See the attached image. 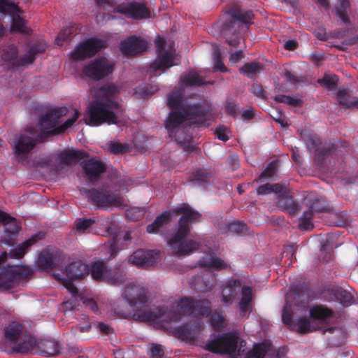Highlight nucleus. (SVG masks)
Listing matches in <instances>:
<instances>
[{
  "mask_svg": "<svg viewBox=\"0 0 358 358\" xmlns=\"http://www.w3.org/2000/svg\"><path fill=\"white\" fill-rule=\"evenodd\" d=\"M350 3L349 0H341L336 7L337 16L345 24L350 22L348 9Z\"/></svg>",
  "mask_w": 358,
  "mask_h": 358,
  "instance_id": "obj_41",
  "label": "nucleus"
},
{
  "mask_svg": "<svg viewBox=\"0 0 358 358\" xmlns=\"http://www.w3.org/2000/svg\"><path fill=\"white\" fill-rule=\"evenodd\" d=\"M336 99L343 106L358 108V98L352 96L348 91H338Z\"/></svg>",
  "mask_w": 358,
  "mask_h": 358,
  "instance_id": "obj_36",
  "label": "nucleus"
},
{
  "mask_svg": "<svg viewBox=\"0 0 358 358\" xmlns=\"http://www.w3.org/2000/svg\"><path fill=\"white\" fill-rule=\"evenodd\" d=\"M278 206L282 210L289 212L291 215H294L298 208L297 204L288 195L279 199L278 201Z\"/></svg>",
  "mask_w": 358,
  "mask_h": 358,
  "instance_id": "obj_38",
  "label": "nucleus"
},
{
  "mask_svg": "<svg viewBox=\"0 0 358 358\" xmlns=\"http://www.w3.org/2000/svg\"><path fill=\"white\" fill-rule=\"evenodd\" d=\"M174 310L176 315L180 316V320L173 324L179 322L186 316H192L197 319L200 317L210 316L209 321L215 331H220L227 325L226 319L222 313L216 311L210 315V302L207 299H182L177 303Z\"/></svg>",
  "mask_w": 358,
  "mask_h": 358,
  "instance_id": "obj_5",
  "label": "nucleus"
},
{
  "mask_svg": "<svg viewBox=\"0 0 358 358\" xmlns=\"http://www.w3.org/2000/svg\"><path fill=\"white\" fill-rule=\"evenodd\" d=\"M83 169L86 179L93 182L97 180L100 175L106 171V166L99 160L89 159L83 162Z\"/></svg>",
  "mask_w": 358,
  "mask_h": 358,
  "instance_id": "obj_18",
  "label": "nucleus"
},
{
  "mask_svg": "<svg viewBox=\"0 0 358 358\" xmlns=\"http://www.w3.org/2000/svg\"><path fill=\"white\" fill-rule=\"evenodd\" d=\"M214 58V69L215 71H219L220 72L227 71V68L225 66L222 61L221 52L220 50H215L213 53Z\"/></svg>",
  "mask_w": 358,
  "mask_h": 358,
  "instance_id": "obj_49",
  "label": "nucleus"
},
{
  "mask_svg": "<svg viewBox=\"0 0 358 358\" xmlns=\"http://www.w3.org/2000/svg\"><path fill=\"white\" fill-rule=\"evenodd\" d=\"M97 327L101 332L105 334L109 335L113 333V329L109 325L103 322H99L97 324Z\"/></svg>",
  "mask_w": 358,
  "mask_h": 358,
  "instance_id": "obj_57",
  "label": "nucleus"
},
{
  "mask_svg": "<svg viewBox=\"0 0 358 358\" xmlns=\"http://www.w3.org/2000/svg\"><path fill=\"white\" fill-rule=\"evenodd\" d=\"M129 262L137 266H148L155 262V258L153 251L138 250L129 257Z\"/></svg>",
  "mask_w": 358,
  "mask_h": 358,
  "instance_id": "obj_20",
  "label": "nucleus"
},
{
  "mask_svg": "<svg viewBox=\"0 0 358 358\" xmlns=\"http://www.w3.org/2000/svg\"><path fill=\"white\" fill-rule=\"evenodd\" d=\"M199 262L202 266L215 270H222L227 267V264L223 260L213 255L205 256Z\"/></svg>",
  "mask_w": 358,
  "mask_h": 358,
  "instance_id": "obj_29",
  "label": "nucleus"
},
{
  "mask_svg": "<svg viewBox=\"0 0 358 358\" xmlns=\"http://www.w3.org/2000/svg\"><path fill=\"white\" fill-rule=\"evenodd\" d=\"M180 82L185 87H201L205 84L203 78L195 71L182 74Z\"/></svg>",
  "mask_w": 358,
  "mask_h": 358,
  "instance_id": "obj_27",
  "label": "nucleus"
},
{
  "mask_svg": "<svg viewBox=\"0 0 358 358\" xmlns=\"http://www.w3.org/2000/svg\"><path fill=\"white\" fill-rule=\"evenodd\" d=\"M338 76L336 74L325 73L322 78L317 80L316 87H321L328 90H334L338 85Z\"/></svg>",
  "mask_w": 358,
  "mask_h": 358,
  "instance_id": "obj_31",
  "label": "nucleus"
},
{
  "mask_svg": "<svg viewBox=\"0 0 358 358\" xmlns=\"http://www.w3.org/2000/svg\"><path fill=\"white\" fill-rule=\"evenodd\" d=\"M270 350V345L266 343H257L245 354V358H264Z\"/></svg>",
  "mask_w": 358,
  "mask_h": 358,
  "instance_id": "obj_32",
  "label": "nucleus"
},
{
  "mask_svg": "<svg viewBox=\"0 0 358 358\" xmlns=\"http://www.w3.org/2000/svg\"><path fill=\"white\" fill-rule=\"evenodd\" d=\"M243 52L241 50L236 51L230 55L229 60L231 62L235 64L238 62L243 57Z\"/></svg>",
  "mask_w": 358,
  "mask_h": 358,
  "instance_id": "obj_59",
  "label": "nucleus"
},
{
  "mask_svg": "<svg viewBox=\"0 0 358 358\" xmlns=\"http://www.w3.org/2000/svg\"><path fill=\"white\" fill-rule=\"evenodd\" d=\"M277 171V162L275 161L271 162L266 169L261 174L259 179L263 178H270L273 176V175Z\"/></svg>",
  "mask_w": 358,
  "mask_h": 358,
  "instance_id": "obj_52",
  "label": "nucleus"
},
{
  "mask_svg": "<svg viewBox=\"0 0 358 358\" xmlns=\"http://www.w3.org/2000/svg\"><path fill=\"white\" fill-rule=\"evenodd\" d=\"M148 354L151 358H163L164 351L162 345L158 344H151L149 348Z\"/></svg>",
  "mask_w": 358,
  "mask_h": 358,
  "instance_id": "obj_50",
  "label": "nucleus"
},
{
  "mask_svg": "<svg viewBox=\"0 0 358 358\" xmlns=\"http://www.w3.org/2000/svg\"><path fill=\"white\" fill-rule=\"evenodd\" d=\"M241 288V298L238 303V307L242 315H245L250 310L252 302V289L250 287H241V281L238 279H229L222 287L221 301L225 306L231 305L237 296Z\"/></svg>",
  "mask_w": 358,
  "mask_h": 358,
  "instance_id": "obj_10",
  "label": "nucleus"
},
{
  "mask_svg": "<svg viewBox=\"0 0 358 358\" xmlns=\"http://www.w3.org/2000/svg\"><path fill=\"white\" fill-rule=\"evenodd\" d=\"M152 94V91H135L133 96L135 99H146L148 96Z\"/></svg>",
  "mask_w": 358,
  "mask_h": 358,
  "instance_id": "obj_58",
  "label": "nucleus"
},
{
  "mask_svg": "<svg viewBox=\"0 0 358 358\" xmlns=\"http://www.w3.org/2000/svg\"><path fill=\"white\" fill-rule=\"evenodd\" d=\"M304 311L305 317H299L293 323V328L301 334L316 331L327 323L332 316L330 310L320 306L305 308Z\"/></svg>",
  "mask_w": 358,
  "mask_h": 358,
  "instance_id": "obj_9",
  "label": "nucleus"
},
{
  "mask_svg": "<svg viewBox=\"0 0 358 358\" xmlns=\"http://www.w3.org/2000/svg\"><path fill=\"white\" fill-rule=\"evenodd\" d=\"M86 197L99 208H117L124 205V199L107 189H91L85 191Z\"/></svg>",
  "mask_w": 358,
  "mask_h": 358,
  "instance_id": "obj_13",
  "label": "nucleus"
},
{
  "mask_svg": "<svg viewBox=\"0 0 358 358\" xmlns=\"http://www.w3.org/2000/svg\"><path fill=\"white\" fill-rule=\"evenodd\" d=\"M37 131L33 127H28L17 134L10 141L15 157L21 161L25 160L29 152L37 143Z\"/></svg>",
  "mask_w": 358,
  "mask_h": 358,
  "instance_id": "obj_12",
  "label": "nucleus"
},
{
  "mask_svg": "<svg viewBox=\"0 0 358 358\" xmlns=\"http://www.w3.org/2000/svg\"><path fill=\"white\" fill-rule=\"evenodd\" d=\"M85 153L81 151L65 150L60 154L59 158L62 164H71L84 158Z\"/></svg>",
  "mask_w": 358,
  "mask_h": 358,
  "instance_id": "obj_34",
  "label": "nucleus"
},
{
  "mask_svg": "<svg viewBox=\"0 0 358 358\" xmlns=\"http://www.w3.org/2000/svg\"><path fill=\"white\" fill-rule=\"evenodd\" d=\"M226 107L229 113H234L236 110V105L232 101H227Z\"/></svg>",
  "mask_w": 358,
  "mask_h": 358,
  "instance_id": "obj_63",
  "label": "nucleus"
},
{
  "mask_svg": "<svg viewBox=\"0 0 358 358\" xmlns=\"http://www.w3.org/2000/svg\"><path fill=\"white\" fill-rule=\"evenodd\" d=\"M98 6L108 11L123 14L134 20L150 17V11L145 4L136 1L120 2L119 0H94Z\"/></svg>",
  "mask_w": 358,
  "mask_h": 358,
  "instance_id": "obj_8",
  "label": "nucleus"
},
{
  "mask_svg": "<svg viewBox=\"0 0 358 358\" xmlns=\"http://www.w3.org/2000/svg\"><path fill=\"white\" fill-rule=\"evenodd\" d=\"M228 160L229 162L231 164L233 169H236L238 167V161L236 156H231Z\"/></svg>",
  "mask_w": 358,
  "mask_h": 358,
  "instance_id": "obj_64",
  "label": "nucleus"
},
{
  "mask_svg": "<svg viewBox=\"0 0 358 358\" xmlns=\"http://www.w3.org/2000/svg\"><path fill=\"white\" fill-rule=\"evenodd\" d=\"M11 27L13 31L15 32L16 31L22 34H27L28 32V30L25 27L24 20L19 15H16L13 17Z\"/></svg>",
  "mask_w": 358,
  "mask_h": 358,
  "instance_id": "obj_46",
  "label": "nucleus"
},
{
  "mask_svg": "<svg viewBox=\"0 0 358 358\" xmlns=\"http://www.w3.org/2000/svg\"><path fill=\"white\" fill-rule=\"evenodd\" d=\"M277 102L285 103L292 106H301L303 104L301 98L299 96L279 94L274 97Z\"/></svg>",
  "mask_w": 358,
  "mask_h": 358,
  "instance_id": "obj_40",
  "label": "nucleus"
},
{
  "mask_svg": "<svg viewBox=\"0 0 358 358\" xmlns=\"http://www.w3.org/2000/svg\"><path fill=\"white\" fill-rule=\"evenodd\" d=\"M47 46L48 45L46 42L43 40H39L34 42L31 45L29 50L22 55V64H25V66L32 64L38 55L45 51Z\"/></svg>",
  "mask_w": 358,
  "mask_h": 358,
  "instance_id": "obj_23",
  "label": "nucleus"
},
{
  "mask_svg": "<svg viewBox=\"0 0 358 358\" xmlns=\"http://www.w3.org/2000/svg\"><path fill=\"white\" fill-rule=\"evenodd\" d=\"M103 47V41L100 39H87L81 42L71 52V58L75 61L84 60L95 55Z\"/></svg>",
  "mask_w": 358,
  "mask_h": 358,
  "instance_id": "obj_16",
  "label": "nucleus"
},
{
  "mask_svg": "<svg viewBox=\"0 0 358 358\" xmlns=\"http://www.w3.org/2000/svg\"><path fill=\"white\" fill-rule=\"evenodd\" d=\"M108 150L114 154L124 153L129 150V147L119 142L111 141L108 144Z\"/></svg>",
  "mask_w": 358,
  "mask_h": 358,
  "instance_id": "obj_48",
  "label": "nucleus"
},
{
  "mask_svg": "<svg viewBox=\"0 0 358 358\" xmlns=\"http://www.w3.org/2000/svg\"><path fill=\"white\" fill-rule=\"evenodd\" d=\"M217 137L223 141H227L229 139L227 129L224 127H219L215 130Z\"/></svg>",
  "mask_w": 358,
  "mask_h": 358,
  "instance_id": "obj_54",
  "label": "nucleus"
},
{
  "mask_svg": "<svg viewBox=\"0 0 358 358\" xmlns=\"http://www.w3.org/2000/svg\"><path fill=\"white\" fill-rule=\"evenodd\" d=\"M203 329V324L199 321H195L192 324L188 323L176 328V332L182 340L191 342L199 336Z\"/></svg>",
  "mask_w": 358,
  "mask_h": 358,
  "instance_id": "obj_19",
  "label": "nucleus"
},
{
  "mask_svg": "<svg viewBox=\"0 0 358 358\" xmlns=\"http://www.w3.org/2000/svg\"><path fill=\"white\" fill-rule=\"evenodd\" d=\"M74 28L71 27H66L61 30L55 38V43L57 45H62L64 41L71 40V36L73 34Z\"/></svg>",
  "mask_w": 358,
  "mask_h": 358,
  "instance_id": "obj_47",
  "label": "nucleus"
},
{
  "mask_svg": "<svg viewBox=\"0 0 358 358\" xmlns=\"http://www.w3.org/2000/svg\"><path fill=\"white\" fill-rule=\"evenodd\" d=\"M99 94L88 108L89 117L84 119L85 124L99 126L103 123L117 124V112L120 105L115 100V91H100Z\"/></svg>",
  "mask_w": 358,
  "mask_h": 358,
  "instance_id": "obj_4",
  "label": "nucleus"
},
{
  "mask_svg": "<svg viewBox=\"0 0 358 358\" xmlns=\"http://www.w3.org/2000/svg\"><path fill=\"white\" fill-rule=\"evenodd\" d=\"M83 303L92 311L96 312L97 310V305L96 302L92 299H85Z\"/></svg>",
  "mask_w": 358,
  "mask_h": 358,
  "instance_id": "obj_62",
  "label": "nucleus"
},
{
  "mask_svg": "<svg viewBox=\"0 0 358 358\" xmlns=\"http://www.w3.org/2000/svg\"><path fill=\"white\" fill-rule=\"evenodd\" d=\"M175 212L182 217L179 221V226L176 234L169 241L168 244L171 252L177 256L189 255L199 248V243L192 241H185L184 238L189 231V224L198 220L201 214L192 209L189 206L182 205L177 208Z\"/></svg>",
  "mask_w": 358,
  "mask_h": 358,
  "instance_id": "obj_3",
  "label": "nucleus"
},
{
  "mask_svg": "<svg viewBox=\"0 0 358 358\" xmlns=\"http://www.w3.org/2000/svg\"><path fill=\"white\" fill-rule=\"evenodd\" d=\"M157 55V59L150 64V69H152L155 73L159 71H164L166 69L173 66L171 52L166 50L164 52H158Z\"/></svg>",
  "mask_w": 358,
  "mask_h": 358,
  "instance_id": "obj_22",
  "label": "nucleus"
},
{
  "mask_svg": "<svg viewBox=\"0 0 358 358\" xmlns=\"http://www.w3.org/2000/svg\"><path fill=\"white\" fill-rule=\"evenodd\" d=\"M95 223L94 218L78 219L75 223V230L76 233L84 234L89 231L90 227Z\"/></svg>",
  "mask_w": 358,
  "mask_h": 358,
  "instance_id": "obj_42",
  "label": "nucleus"
},
{
  "mask_svg": "<svg viewBox=\"0 0 358 358\" xmlns=\"http://www.w3.org/2000/svg\"><path fill=\"white\" fill-rule=\"evenodd\" d=\"M0 222L6 225L4 234L9 239H13L18 234L19 227L13 218L7 213L0 210Z\"/></svg>",
  "mask_w": 358,
  "mask_h": 358,
  "instance_id": "obj_25",
  "label": "nucleus"
},
{
  "mask_svg": "<svg viewBox=\"0 0 358 358\" xmlns=\"http://www.w3.org/2000/svg\"><path fill=\"white\" fill-rule=\"evenodd\" d=\"M298 47V42L296 40H288L284 44V48L287 50H294Z\"/></svg>",
  "mask_w": 358,
  "mask_h": 358,
  "instance_id": "obj_61",
  "label": "nucleus"
},
{
  "mask_svg": "<svg viewBox=\"0 0 358 358\" xmlns=\"http://www.w3.org/2000/svg\"><path fill=\"white\" fill-rule=\"evenodd\" d=\"M231 19L227 20L221 29V34L226 38V43L233 47H238L241 40V32L248 29L252 23L254 14L252 10L240 8L231 9L229 12Z\"/></svg>",
  "mask_w": 358,
  "mask_h": 358,
  "instance_id": "obj_6",
  "label": "nucleus"
},
{
  "mask_svg": "<svg viewBox=\"0 0 358 358\" xmlns=\"http://www.w3.org/2000/svg\"><path fill=\"white\" fill-rule=\"evenodd\" d=\"M290 307L287 303L282 313V320L285 323L289 324L291 322V315L289 313Z\"/></svg>",
  "mask_w": 358,
  "mask_h": 358,
  "instance_id": "obj_60",
  "label": "nucleus"
},
{
  "mask_svg": "<svg viewBox=\"0 0 358 358\" xmlns=\"http://www.w3.org/2000/svg\"><path fill=\"white\" fill-rule=\"evenodd\" d=\"M122 295L129 306L136 310L134 316L141 321H156L163 327L167 328L180 320V316L174 310L176 306L150 309L146 304L147 296L144 288L140 285L129 283Z\"/></svg>",
  "mask_w": 358,
  "mask_h": 358,
  "instance_id": "obj_1",
  "label": "nucleus"
},
{
  "mask_svg": "<svg viewBox=\"0 0 358 358\" xmlns=\"http://www.w3.org/2000/svg\"><path fill=\"white\" fill-rule=\"evenodd\" d=\"M313 217V208L305 212L299 220V228L302 230H309L313 227L311 219Z\"/></svg>",
  "mask_w": 358,
  "mask_h": 358,
  "instance_id": "obj_44",
  "label": "nucleus"
},
{
  "mask_svg": "<svg viewBox=\"0 0 358 358\" xmlns=\"http://www.w3.org/2000/svg\"><path fill=\"white\" fill-rule=\"evenodd\" d=\"M263 69V65L258 62H252L245 64L239 70L240 73L250 78H254L259 75Z\"/></svg>",
  "mask_w": 358,
  "mask_h": 358,
  "instance_id": "obj_30",
  "label": "nucleus"
},
{
  "mask_svg": "<svg viewBox=\"0 0 358 358\" xmlns=\"http://www.w3.org/2000/svg\"><path fill=\"white\" fill-rule=\"evenodd\" d=\"M166 104L171 109L165 122V127L169 133L185 121L192 124H203V111L198 106L189 105L182 91L169 92L166 96Z\"/></svg>",
  "mask_w": 358,
  "mask_h": 358,
  "instance_id": "obj_2",
  "label": "nucleus"
},
{
  "mask_svg": "<svg viewBox=\"0 0 358 358\" xmlns=\"http://www.w3.org/2000/svg\"><path fill=\"white\" fill-rule=\"evenodd\" d=\"M2 59L5 62H10L13 66L19 67L25 66V64H22V55H18V50L16 46L14 45H8L3 50Z\"/></svg>",
  "mask_w": 358,
  "mask_h": 358,
  "instance_id": "obj_24",
  "label": "nucleus"
},
{
  "mask_svg": "<svg viewBox=\"0 0 358 358\" xmlns=\"http://www.w3.org/2000/svg\"><path fill=\"white\" fill-rule=\"evenodd\" d=\"M283 187L281 185L275 184H265L258 187L257 192L259 195L267 194L271 192L280 193L282 192Z\"/></svg>",
  "mask_w": 358,
  "mask_h": 358,
  "instance_id": "obj_43",
  "label": "nucleus"
},
{
  "mask_svg": "<svg viewBox=\"0 0 358 358\" xmlns=\"http://www.w3.org/2000/svg\"><path fill=\"white\" fill-rule=\"evenodd\" d=\"M36 242L35 237H31L30 239L27 240L22 244L19 245L17 248L13 249L10 252V255L12 257L20 259L23 257L24 254L27 252L28 249Z\"/></svg>",
  "mask_w": 358,
  "mask_h": 358,
  "instance_id": "obj_37",
  "label": "nucleus"
},
{
  "mask_svg": "<svg viewBox=\"0 0 358 358\" xmlns=\"http://www.w3.org/2000/svg\"><path fill=\"white\" fill-rule=\"evenodd\" d=\"M68 110L65 107L49 108L45 115L41 117L38 124L41 129L51 134H61L71 127L80 115L78 110H74L73 115L64 124L58 126L59 119L66 115Z\"/></svg>",
  "mask_w": 358,
  "mask_h": 358,
  "instance_id": "obj_11",
  "label": "nucleus"
},
{
  "mask_svg": "<svg viewBox=\"0 0 358 358\" xmlns=\"http://www.w3.org/2000/svg\"><path fill=\"white\" fill-rule=\"evenodd\" d=\"M125 280L126 276L124 271L118 268L110 269L108 273L105 274V281L112 285H120Z\"/></svg>",
  "mask_w": 358,
  "mask_h": 358,
  "instance_id": "obj_28",
  "label": "nucleus"
},
{
  "mask_svg": "<svg viewBox=\"0 0 358 358\" xmlns=\"http://www.w3.org/2000/svg\"><path fill=\"white\" fill-rule=\"evenodd\" d=\"M16 9L15 3L9 0H0V13L2 14H11Z\"/></svg>",
  "mask_w": 358,
  "mask_h": 358,
  "instance_id": "obj_51",
  "label": "nucleus"
},
{
  "mask_svg": "<svg viewBox=\"0 0 358 358\" xmlns=\"http://www.w3.org/2000/svg\"><path fill=\"white\" fill-rule=\"evenodd\" d=\"M155 45L157 48V52H164L166 51V41L162 37H157V38L155 41Z\"/></svg>",
  "mask_w": 358,
  "mask_h": 358,
  "instance_id": "obj_56",
  "label": "nucleus"
},
{
  "mask_svg": "<svg viewBox=\"0 0 358 358\" xmlns=\"http://www.w3.org/2000/svg\"><path fill=\"white\" fill-rule=\"evenodd\" d=\"M287 81L294 85L303 86L310 83V79L306 76H297L289 71H286L284 74Z\"/></svg>",
  "mask_w": 358,
  "mask_h": 358,
  "instance_id": "obj_39",
  "label": "nucleus"
},
{
  "mask_svg": "<svg viewBox=\"0 0 358 358\" xmlns=\"http://www.w3.org/2000/svg\"><path fill=\"white\" fill-rule=\"evenodd\" d=\"M147 48L145 40L136 36H129L120 43V50L126 56H134Z\"/></svg>",
  "mask_w": 358,
  "mask_h": 358,
  "instance_id": "obj_17",
  "label": "nucleus"
},
{
  "mask_svg": "<svg viewBox=\"0 0 358 358\" xmlns=\"http://www.w3.org/2000/svg\"><path fill=\"white\" fill-rule=\"evenodd\" d=\"M25 332L24 327L17 322L10 323L4 329L6 339L12 346L22 338Z\"/></svg>",
  "mask_w": 358,
  "mask_h": 358,
  "instance_id": "obj_21",
  "label": "nucleus"
},
{
  "mask_svg": "<svg viewBox=\"0 0 358 358\" xmlns=\"http://www.w3.org/2000/svg\"><path fill=\"white\" fill-rule=\"evenodd\" d=\"M209 173L203 170H197L194 173L193 181H206Z\"/></svg>",
  "mask_w": 358,
  "mask_h": 358,
  "instance_id": "obj_53",
  "label": "nucleus"
},
{
  "mask_svg": "<svg viewBox=\"0 0 358 358\" xmlns=\"http://www.w3.org/2000/svg\"><path fill=\"white\" fill-rule=\"evenodd\" d=\"M35 345V338L25 332L22 338L12 346V349L17 352L27 353L32 350Z\"/></svg>",
  "mask_w": 358,
  "mask_h": 358,
  "instance_id": "obj_26",
  "label": "nucleus"
},
{
  "mask_svg": "<svg viewBox=\"0 0 358 358\" xmlns=\"http://www.w3.org/2000/svg\"><path fill=\"white\" fill-rule=\"evenodd\" d=\"M245 342L233 333H227L208 341L205 349L213 353L228 355L231 357L242 355L245 350Z\"/></svg>",
  "mask_w": 358,
  "mask_h": 358,
  "instance_id": "obj_7",
  "label": "nucleus"
},
{
  "mask_svg": "<svg viewBox=\"0 0 358 358\" xmlns=\"http://www.w3.org/2000/svg\"><path fill=\"white\" fill-rule=\"evenodd\" d=\"M171 221L170 213H164L156 217L155 221L147 227L148 233H156L160 227Z\"/></svg>",
  "mask_w": 358,
  "mask_h": 358,
  "instance_id": "obj_35",
  "label": "nucleus"
},
{
  "mask_svg": "<svg viewBox=\"0 0 358 358\" xmlns=\"http://www.w3.org/2000/svg\"><path fill=\"white\" fill-rule=\"evenodd\" d=\"M92 277L96 280L105 281V274L108 273L106 263L102 261H97L92 264L91 266Z\"/></svg>",
  "mask_w": 358,
  "mask_h": 358,
  "instance_id": "obj_33",
  "label": "nucleus"
},
{
  "mask_svg": "<svg viewBox=\"0 0 358 358\" xmlns=\"http://www.w3.org/2000/svg\"><path fill=\"white\" fill-rule=\"evenodd\" d=\"M89 272L90 269L87 265L82 262H76L71 263L65 268L63 273L65 277H59L58 278L72 296L76 297L78 294V289L73 284L72 280L83 278L87 275Z\"/></svg>",
  "mask_w": 358,
  "mask_h": 358,
  "instance_id": "obj_14",
  "label": "nucleus"
},
{
  "mask_svg": "<svg viewBox=\"0 0 358 358\" xmlns=\"http://www.w3.org/2000/svg\"><path fill=\"white\" fill-rule=\"evenodd\" d=\"M38 265L44 268H50L54 265L52 254L43 251L38 257Z\"/></svg>",
  "mask_w": 358,
  "mask_h": 358,
  "instance_id": "obj_45",
  "label": "nucleus"
},
{
  "mask_svg": "<svg viewBox=\"0 0 358 358\" xmlns=\"http://www.w3.org/2000/svg\"><path fill=\"white\" fill-rule=\"evenodd\" d=\"M114 70V64L106 57L96 58L83 69L84 74L94 80H99Z\"/></svg>",
  "mask_w": 358,
  "mask_h": 358,
  "instance_id": "obj_15",
  "label": "nucleus"
},
{
  "mask_svg": "<svg viewBox=\"0 0 358 358\" xmlns=\"http://www.w3.org/2000/svg\"><path fill=\"white\" fill-rule=\"evenodd\" d=\"M243 229L244 224L240 222H234L229 224V229L237 234L242 233L243 231Z\"/></svg>",
  "mask_w": 358,
  "mask_h": 358,
  "instance_id": "obj_55",
  "label": "nucleus"
}]
</instances>
